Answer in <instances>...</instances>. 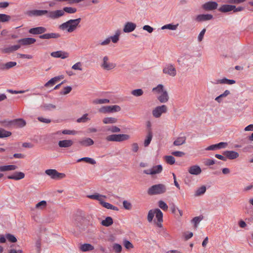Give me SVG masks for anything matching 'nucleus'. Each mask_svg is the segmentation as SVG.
Here are the masks:
<instances>
[{
	"mask_svg": "<svg viewBox=\"0 0 253 253\" xmlns=\"http://www.w3.org/2000/svg\"><path fill=\"white\" fill-rule=\"evenodd\" d=\"M81 18H79L75 19H70L67 21L60 24L59 29L62 31H65L71 33L76 31L79 27Z\"/></svg>",
	"mask_w": 253,
	"mask_h": 253,
	"instance_id": "f257e3e1",
	"label": "nucleus"
},
{
	"mask_svg": "<svg viewBox=\"0 0 253 253\" xmlns=\"http://www.w3.org/2000/svg\"><path fill=\"white\" fill-rule=\"evenodd\" d=\"M152 91L159 94L157 99L161 103H165L168 101L169 96L168 91L165 89L163 84H158L152 89Z\"/></svg>",
	"mask_w": 253,
	"mask_h": 253,
	"instance_id": "f03ea898",
	"label": "nucleus"
},
{
	"mask_svg": "<svg viewBox=\"0 0 253 253\" xmlns=\"http://www.w3.org/2000/svg\"><path fill=\"white\" fill-rule=\"evenodd\" d=\"M100 66L104 71H112L117 67V64L112 61L108 55L103 56L100 61Z\"/></svg>",
	"mask_w": 253,
	"mask_h": 253,
	"instance_id": "7ed1b4c3",
	"label": "nucleus"
},
{
	"mask_svg": "<svg viewBox=\"0 0 253 253\" xmlns=\"http://www.w3.org/2000/svg\"><path fill=\"white\" fill-rule=\"evenodd\" d=\"M167 191V187L163 184H158L151 186L147 191L149 195H160L165 193Z\"/></svg>",
	"mask_w": 253,
	"mask_h": 253,
	"instance_id": "20e7f679",
	"label": "nucleus"
},
{
	"mask_svg": "<svg viewBox=\"0 0 253 253\" xmlns=\"http://www.w3.org/2000/svg\"><path fill=\"white\" fill-rule=\"evenodd\" d=\"M121 108L120 106L117 105L112 106H102L98 109V112L103 114L115 113L120 111Z\"/></svg>",
	"mask_w": 253,
	"mask_h": 253,
	"instance_id": "39448f33",
	"label": "nucleus"
},
{
	"mask_svg": "<svg viewBox=\"0 0 253 253\" xmlns=\"http://www.w3.org/2000/svg\"><path fill=\"white\" fill-rule=\"evenodd\" d=\"M45 173L53 179L59 180L66 177L65 173L58 172L54 169H47L45 170Z\"/></svg>",
	"mask_w": 253,
	"mask_h": 253,
	"instance_id": "423d86ee",
	"label": "nucleus"
},
{
	"mask_svg": "<svg viewBox=\"0 0 253 253\" xmlns=\"http://www.w3.org/2000/svg\"><path fill=\"white\" fill-rule=\"evenodd\" d=\"M163 73L171 77H175L176 75V69L172 64H166L163 69Z\"/></svg>",
	"mask_w": 253,
	"mask_h": 253,
	"instance_id": "0eeeda50",
	"label": "nucleus"
},
{
	"mask_svg": "<svg viewBox=\"0 0 253 253\" xmlns=\"http://www.w3.org/2000/svg\"><path fill=\"white\" fill-rule=\"evenodd\" d=\"M167 111V106L165 105H162L155 107L152 111V115L154 117L159 118L163 114L166 113Z\"/></svg>",
	"mask_w": 253,
	"mask_h": 253,
	"instance_id": "6e6552de",
	"label": "nucleus"
},
{
	"mask_svg": "<svg viewBox=\"0 0 253 253\" xmlns=\"http://www.w3.org/2000/svg\"><path fill=\"white\" fill-rule=\"evenodd\" d=\"M63 16H64V11L62 9L47 11V17L51 19H56Z\"/></svg>",
	"mask_w": 253,
	"mask_h": 253,
	"instance_id": "1a4fd4ad",
	"label": "nucleus"
},
{
	"mask_svg": "<svg viewBox=\"0 0 253 253\" xmlns=\"http://www.w3.org/2000/svg\"><path fill=\"white\" fill-rule=\"evenodd\" d=\"M163 167L162 165H159L154 166L151 169L144 170L143 172L147 174L154 175L161 173Z\"/></svg>",
	"mask_w": 253,
	"mask_h": 253,
	"instance_id": "9d476101",
	"label": "nucleus"
},
{
	"mask_svg": "<svg viewBox=\"0 0 253 253\" xmlns=\"http://www.w3.org/2000/svg\"><path fill=\"white\" fill-rule=\"evenodd\" d=\"M136 28V24L132 22H127L124 26L123 32L126 33H130L134 31Z\"/></svg>",
	"mask_w": 253,
	"mask_h": 253,
	"instance_id": "9b49d317",
	"label": "nucleus"
},
{
	"mask_svg": "<svg viewBox=\"0 0 253 253\" xmlns=\"http://www.w3.org/2000/svg\"><path fill=\"white\" fill-rule=\"evenodd\" d=\"M63 78L64 76L63 75H60L52 78L50 80H49L47 83H46L44 84V86L47 88L52 87L56 83H57L58 82L63 79Z\"/></svg>",
	"mask_w": 253,
	"mask_h": 253,
	"instance_id": "f8f14e48",
	"label": "nucleus"
},
{
	"mask_svg": "<svg viewBox=\"0 0 253 253\" xmlns=\"http://www.w3.org/2000/svg\"><path fill=\"white\" fill-rule=\"evenodd\" d=\"M26 125V121L22 119H17L12 120V127L21 128Z\"/></svg>",
	"mask_w": 253,
	"mask_h": 253,
	"instance_id": "ddd939ff",
	"label": "nucleus"
},
{
	"mask_svg": "<svg viewBox=\"0 0 253 253\" xmlns=\"http://www.w3.org/2000/svg\"><path fill=\"white\" fill-rule=\"evenodd\" d=\"M50 55L53 57L61 58L62 59L67 58L69 56V54L68 52L62 50L52 52Z\"/></svg>",
	"mask_w": 253,
	"mask_h": 253,
	"instance_id": "4468645a",
	"label": "nucleus"
},
{
	"mask_svg": "<svg viewBox=\"0 0 253 253\" xmlns=\"http://www.w3.org/2000/svg\"><path fill=\"white\" fill-rule=\"evenodd\" d=\"M61 35L58 33H46L43 35H40L39 38L41 39H58L60 38Z\"/></svg>",
	"mask_w": 253,
	"mask_h": 253,
	"instance_id": "2eb2a0df",
	"label": "nucleus"
},
{
	"mask_svg": "<svg viewBox=\"0 0 253 253\" xmlns=\"http://www.w3.org/2000/svg\"><path fill=\"white\" fill-rule=\"evenodd\" d=\"M213 16L211 14H199L195 17V20L198 22L208 21L212 19Z\"/></svg>",
	"mask_w": 253,
	"mask_h": 253,
	"instance_id": "dca6fc26",
	"label": "nucleus"
},
{
	"mask_svg": "<svg viewBox=\"0 0 253 253\" xmlns=\"http://www.w3.org/2000/svg\"><path fill=\"white\" fill-rule=\"evenodd\" d=\"M218 4L215 1H209L206 2L202 7L206 10H212L217 8Z\"/></svg>",
	"mask_w": 253,
	"mask_h": 253,
	"instance_id": "f3484780",
	"label": "nucleus"
},
{
	"mask_svg": "<svg viewBox=\"0 0 253 253\" xmlns=\"http://www.w3.org/2000/svg\"><path fill=\"white\" fill-rule=\"evenodd\" d=\"M46 31V29L43 27H38L31 28L29 30V33L31 34L38 35L44 33Z\"/></svg>",
	"mask_w": 253,
	"mask_h": 253,
	"instance_id": "a211bd4d",
	"label": "nucleus"
},
{
	"mask_svg": "<svg viewBox=\"0 0 253 253\" xmlns=\"http://www.w3.org/2000/svg\"><path fill=\"white\" fill-rule=\"evenodd\" d=\"M188 172L193 175H199L202 172L201 168L197 165H194L189 168Z\"/></svg>",
	"mask_w": 253,
	"mask_h": 253,
	"instance_id": "6ab92c4d",
	"label": "nucleus"
},
{
	"mask_svg": "<svg viewBox=\"0 0 253 253\" xmlns=\"http://www.w3.org/2000/svg\"><path fill=\"white\" fill-rule=\"evenodd\" d=\"M223 155L226 157V158L230 160L235 159L239 156L238 153L234 151H226L223 153Z\"/></svg>",
	"mask_w": 253,
	"mask_h": 253,
	"instance_id": "aec40b11",
	"label": "nucleus"
},
{
	"mask_svg": "<svg viewBox=\"0 0 253 253\" xmlns=\"http://www.w3.org/2000/svg\"><path fill=\"white\" fill-rule=\"evenodd\" d=\"M79 143L82 146L87 147L93 145L94 141L90 138L85 137L80 140Z\"/></svg>",
	"mask_w": 253,
	"mask_h": 253,
	"instance_id": "412c9836",
	"label": "nucleus"
},
{
	"mask_svg": "<svg viewBox=\"0 0 253 253\" xmlns=\"http://www.w3.org/2000/svg\"><path fill=\"white\" fill-rule=\"evenodd\" d=\"M155 214L156 218L158 220L157 225L158 226L161 227H162L161 223L163 221V214L161 211L159 209H155Z\"/></svg>",
	"mask_w": 253,
	"mask_h": 253,
	"instance_id": "4be33fe9",
	"label": "nucleus"
},
{
	"mask_svg": "<svg viewBox=\"0 0 253 253\" xmlns=\"http://www.w3.org/2000/svg\"><path fill=\"white\" fill-rule=\"evenodd\" d=\"M236 83L234 80L228 79L226 78H224L222 79H218L215 81L213 83L214 84H233Z\"/></svg>",
	"mask_w": 253,
	"mask_h": 253,
	"instance_id": "5701e85b",
	"label": "nucleus"
},
{
	"mask_svg": "<svg viewBox=\"0 0 253 253\" xmlns=\"http://www.w3.org/2000/svg\"><path fill=\"white\" fill-rule=\"evenodd\" d=\"M25 177V174L22 172H16L13 174L8 175L7 178L9 179H13L15 180H19L24 178Z\"/></svg>",
	"mask_w": 253,
	"mask_h": 253,
	"instance_id": "b1692460",
	"label": "nucleus"
},
{
	"mask_svg": "<svg viewBox=\"0 0 253 253\" xmlns=\"http://www.w3.org/2000/svg\"><path fill=\"white\" fill-rule=\"evenodd\" d=\"M73 143L72 140H63L58 142V146L60 148H69L72 146Z\"/></svg>",
	"mask_w": 253,
	"mask_h": 253,
	"instance_id": "393cba45",
	"label": "nucleus"
},
{
	"mask_svg": "<svg viewBox=\"0 0 253 253\" xmlns=\"http://www.w3.org/2000/svg\"><path fill=\"white\" fill-rule=\"evenodd\" d=\"M20 48V45H14L8 47L3 48L1 49V51L3 53H9L18 50Z\"/></svg>",
	"mask_w": 253,
	"mask_h": 253,
	"instance_id": "a878e982",
	"label": "nucleus"
},
{
	"mask_svg": "<svg viewBox=\"0 0 253 253\" xmlns=\"http://www.w3.org/2000/svg\"><path fill=\"white\" fill-rule=\"evenodd\" d=\"M235 8V5L232 4H223L221 5L218 10L221 12L225 13L233 11Z\"/></svg>",
	"mask_w": 253,
	"mask_h": 253,
	"instance_id": "bb28decb",
	"label": "nucleus"
},
{
	"mask_svg": "<svg viewBox=\"0 0 253 253\" xmlns=\"http://www.w3.org/2000/svg\"><path fill=\"white\" fill-rule=\"evenodd\" d=\"M36 39L32 38H26L20 39L18 41V42L21 43L22 45H30L33 44L36 42Z\"/></svg>",
	"mask_w": 253,
	"mask_h": 253,
	"instance_id": "cd10ccee",
	"label": "nucleus"
},
{
	"mask_svg": "<svg viewBox=\"0 0 253 253\" xmlns=\"http://www.w3.org/2000/svg\"><path fill=\"white\" fill-rule=\"evenodd\" d=\"M47 10H33L29 12L30 16H40L47 14Z\"/></svg>",
	"mask_w": 253,
	"mask_h": 253,
	"instance_id": "c85d7f7f",
	"label": "nucleus"
},
{
	"mask_svg": "<svg viewBox=\"0 0 253 253\" xmlns=\"http://www.w3.org/2000/svg\"><path fill=\"white\" fill-rule=\"evenodd\" d=\"M87 197L93 200H96L99 202V203L101 202L102 199L106 198L105 195H101L99 193H95L93 195H89L87 196Z\"/></svg>",
	"mask_w": 253,
	"mask_h": 253,
	"instance_id": "c756f323",
	"label": "nucleus"
},
{
	"mask_svg": "<svg viewBox=\"0 0 253 253\" xmlns=\"http://www.w3.org/2000/svg\"><path fill=\"white\" fill-rule=\"evenodd\" d=\"M186 137L185 136H179L176 138L173 142L174 146H180L186 142Z\"/></svg>",
	"mask_w": 253,
	"mask_h": 253,
	"instance_id": "7c9ffc66",
	"label": "nucleus"
},
{
	"mask_svg": "<svg viewBox=\"0 0 253 253\" xmlns=\"http://www.w3.org/2000/svg\"><path fill=\"white\" fill-rule=\"evenodd\" d=\"M121 34V32L120 30H117L115 35L113 36L109 37L110 42L112 41L113 43H116L118 42L120 39V36Z\"/></svg>",
	"mask_w": 253,
	"mask_h": 253,
	"instance_id": "2f4dec72",
	"label": "nucleus"
},
{
	"mask_svg": "<svg viewBox=\"0 0 253 253\" xmlns=\"http://www.w3.org/2000/svg\"><path fill=\"white\" fill-rule=\"evenodd\" d=\"M100 204L104 208L107 209H110L114 211H118L119 210V209L118 207L113 206V205L105 202L103 201V199L101 201V202L100 203Z\"/></svg>",
	"mask_w": 253,
	"mask_h": 253,
	"instance_id": "473e14b6",
	"label": "nucleus"
},
{
	"mask_svg": "<svg viewBox=\"0 0 253 253\" xmlns=\"http://www.w3.org/2000/svg\"><path fill=\"white\" fill-rule=\"evenodd\" d=\"M206 187L204 185H203L196 189L194 193V196L195 197L201 196L206 192Z\"/></svg>",
	"mask_w": 253,
	"mask_h": 253,
	"instance_id": "72a5a7b5",
	"label": "nucleus"
},
{
	"mask_svg": "<svg viewBox=\"0 0 253 253\" xmlns=\"http://www.w3.org/2000/svg\"><path fill=\"white\" fill-rule=\"evenodd\" d=\"M42 109L44 111H51L56 109V106L50 103H44L41 106Z\"/></svg>",
	"mask_w": 253,
	"mask_h": 253,
	"instance_id": "f704fd0d",
	"label": "nucleus"
},
{
	"mask_svg": "<svg viewBox=\"0 0 253 253\" xmlns=\"http://www.w3.org/2000/svg\"><path fill=\"white\" fill-rule=\"evenodd\" d=\"M80 249L83 252L90 251L94 249V247L89 244H84L80 246Z\"/></svg>",
	"mask_w": 253,
	"mask_h": 253,
	"instance_id": "c9c22d12",
	"label": "nucleus"
},
{
	"mask_svg": "<svg viewBox=\"0 0 253 253\" xmlns=\"http://www.w3.org/2000/svg\"><path fill=\"white\" fill-rule=\"evenodd\" d=\"M93 104H103L110 103V100L106 98H97L92 100Z\"/></svg>",
	"mask_w": 253,
	"mask_h": 253,
	"instance_id": "e433bc0d",
	"label": "nucleus"
},
{
	"mask_svg": "<svg viewBox=\"0 0 253 253\" xmlns=\"http://www.w3.org/2000/svg\"><path fill=\"white\" fill-rule=\"evenodd\" d=\"M17 64L16 62L10 61L7 62L4 64H3L1 67V69L2 70H8L11 68H12L16 66Z\"/></svg>",
	"mask_w": 253,
	"mask_h": 253,
	"instance_id": "4c0bfd02",
	"label": "nucleus"
},
{
	"mask_svg": "<svg viewBox=\"0 0 253 253\" xmlns=\"http://www.w3.org/2000/svg\"><path fill=\"white\" fill-rule=\"evenodd\" d=\"M130 136L126 134H117V142H122L125 140H128Z\"/></svg>",
	"mask_w": 253,
	"mask_h": 253,
	"instance_id": "58836bf2",
	"label": "nucleus"
},
{
	"mask_svg": "<svg viewBox=\"0 0 253 253\" xmlns=\"http://www.w3.org/2000/svg\"><path fill=\"white\" fill-rule=\"evenodd\" d=\"M153 137L152 132L151 131H149L146 138L144 141V146L145 147H148L150 144Z\"/></svg>",
	"mask_w": 253,
	"mask_h": 253,
	"instance_id": "ea45409f",
	"label": "nucleus"
},
{
	"mask_svg": "<svg viewBox=\"0 0 253 253\" xmlns=\"http://www.w3.org/2000/svg\"><path fill=\"white\" fill-rule=\"evenodd\" d=\"M113 223V219L111 217L108 216L104 220L101 221V224L103 226L108 227L111 225Z\"/></svg>",
	"mask_w": 253,
	"mask_h": 253,
	"instance_id": "a19ab883",
	"label": "nucleus"
},
{
	"mask_svg": "<svg viewBox=\"0 0 253 253\" xmlns=\"http://www.w3.org/2000/svg\"><path fill=\"white\" fill-rule=\"evenodd\" d=\"M102 122L104 124H115L117 123V119L114 117H106L103 119Z\"/></svg>",
	"mask_w": 253,
	"mask_h": 253,
	"instance_id": "79ce46f5",
	"label": "nucleus"
},
{
	"mask_svg": "<svg viewBox=\"0 0 253 253\" xmlns=\"http://www.w3.org/2000/svg\"><path fill=\"white\" fill-rule=\"evenodd\" d=\"M178 26V24L173 25L172 24H168L163 26L161 27L162 30L169 29L170 30H176Z\"/></svg>",
	"mask_w": 253,
	"mask_h": 253,
	"instance_id": "37998d69",
	"label": "nucleus"
},
{
	"mask_svg": "<svg viewBox=\"0 0 253 253\" xmlns=\"http://www.w3.org/2000/svg\"><path fill=\"white\" fill-rule=\"evenodd\" d=\"M172 212L176 215H178L177 212L179 213L178 216L181 217L182 216V211L178 209L174 204L170 207Z\"/></svg>",
	"mask_w": 253,
	"mask_h": 253,
	"instance_id": "c03bdc74",
	"label": "nucleus"
},
{
	"mask_svg": "<svg viewBox=\"0 0 253 253\" xmlns=\"http://www.w3.org/2000/svg\"><path fill=\"white\" fill-rule=\"evenodd\" d=\"M82 161H84L86 163L94 165L96 164V162L94 160H93L92 158H89V157H84L81 159H79L77 160V162H80Z\"/></svg>",
	"mask_w": 253,
	"mask_h": 253,
	"instance_id": "a18cd8bd",
	"label": "nucleus"
},
{
	"mask_svg": "<svg viewBox=\"0 0 253 253\" xmlns=\"http://www.w3.org/2000/svg\"><path fill=\"white\" fill-rule=\"evenodd\" d=\"M62 10L64 11V15L65 12L69 14H73L76 13L77 11L76 8L72 7H64Z\"/></svg>",
	"mask_w": 253,
	"mask_h": 253,
	"instance_id": "49530a36",
	"label": "nucleus"
},
{
	"mask_svg": "<svg viewBox=\"0 0 253 253\" xmlns=\"http://www.w3.org/2000/svg\"><path fill=\"white\" fill-rule=\"evenodd\" d=\"M88 114H84L83 116L77 120V122L79 123H86L89 121L90 119L88 117Z\"/></svg>",
	"mask_w": 253,
	"mask_h": 253,
	"instance_id": "de8ad7c7",
	"label": "nucleus"
},
{
	"mask_svg": "<svg viewBox=\"0 0 253 253\" xmlns=\"http://www.w3.org/2000/svg\"><path fill=\"white\" fill-rule=\"evenodd\" d=\"M11 135V132L0 128V138L9 137Z\"/></svg>",
	"mask_w": 253,
	"mask_h": 253,
	"instance_id": "09e8293b",
	"label": "nucleus"
},
{
	"mask_svg": "<svg viewBox=\"0 0 253 253\" xmlns=\"http://www.w3.org/2000/svg\"><path fill=\"white\" fill-rule=\"evenodd\" d=\"M47 206V203L45 201H42L36 205V208L39 210H43Z\"/></svg>",
	"mask_w": 253,
	"mask_h": 253,
	"instance_id": "8fccbe9b",
	"label": "nucleus"
},
{
	"mask_svg": "<svg viewBox=\"0 0 253 253\" xmlns=\"http://www.w3.org/2000/svg\"><path fill=\"white\" fill-rule=\"evenodd\" d=\"M0 124L5 127H12V120H4L0 121Z\"/></svg>",
	"mask_w": 253,
	"mask_h": 253,
	"instance_id": "3c124183",
	"label": "nucleus"
},
{
	"mask_svg": "<svg viewBox=\"0 0 253 253\" xmlns=\"http://www.w3.org/2000/svg\"><path fill=\"white\" fill-rule=\"evenodd\" d=\"M131 94L134 96H140L143 94V91L142 89H136L131 91Z\"/></svg>",
	"mask_w": 253,
	"mask_h": 253,
	"instance_id": "603ef678",
	"label": "nucleus"
},
{
	"mask_svg": "<svg viewBox=\"0 0 253 253\" xmlns=\"http://www.w3.org/2000/svg\"><path fill=\"white\" fill-rule=\"evenodd\" d=\"M11 17L9 15L4 14H0V21L2 22H7L9 21Z\"/></svg>",
	"mask_w": 253,
	"mask_h": 253,
	"instance_id": "864d4df0",
	"label": "nucleus"
},
{
	"mask_svg": "<svg viewBox=\"0 0 253 253\" xmlns=\"http://www.w3.org/2000/svg\"><path fill=\"white\" fill-rule=\"evenodd\" d=\"M158 206L164 211H167L168 209V206L167 204L162 200L158 202Z\"/></svg>",
	"mask_w": 253,
	"mask_h": 253,
	"instance_id": "5fc2aeb1",
	"label": "nucleus"
},
{
	"mask_svg": "<svg viewBox=\"0 0 253 253\" xmlns=\"http://www.w3.org/2000/svg\"><path fill=\"white\" fill-rule=\"evenodd\" d=\"M155 214V209L154 210H151L149 211L148 215H147V220L149 222H152Z\"/></svg>",
	"mask_w": 253,
	"mask_h": 253,
	"instance_id": "6e6d98bb",
	"label": "nucleus"
},
{
	"mask_svg": "<svg viewBox=\"0 0 253 253\" xmlns=\"http://www.w3.org/2000/svg\"><path fill=\"white\" fill-rule=\"evenodd\" d=\"M5 237L8 241L11 243H15L17 242V239L16 237L11 234H6L5 235Z\"/></svg>",
	"mask_w": 253,
	"mask_h": 253,
	"instance_id": "4d7b16f0",
	"label": "nucleus"
},
{
	"mask_svg": "<svg viewBox=\"0 0 253 253\" xmlns=\"http://www.w3.org/2000/svg\"><path fill=\"white\" fill-rule=\"evenodd\" d=\"M82 63L81 62H78L72 66V69L75 70L82 71Z\"/></svg>",
	"mask_w": 253,
	"mask_h": 253,
	"instance_id": "13d9d810",
	"label": "nucleus"
},
{
	"mask_svg": "<svg viewBox=\"0 0 253 253\" xmlns=\"http://www.w3.org/2000/svg\"><path fill=\"white\" fill-rule=\"evenodd\" d=\"M72 90V87L70 86L65 87L60 92V95H66L69 93Z\"/></svg>",
	"mask_w": 253,
	"mask_h": 253,
	"instance_id": "bf43d9fd",
	"label": "nucleus"
},
{
	"mask_svg": "<svg viewBox=\"0 0 253 253\" xmlns=\"http://www.w3.org/2000/svg\"><path fill=\"white\" fill-rule=\"evenodd\" d=\"M165 160L168 164L170 165H172L175 163V159L173 156H166Z\"/></svg>",
	"mask_w": 253,
	"mask_h": 253,
	"instance_id": "052dcab7",
	"label": "nucleus"
},
{
	"mask_svg": "<svg viewBox=\"0 0 253 253\" xmlns=\"http://www.w3.org/2000/svg\"><path fill=\"white\" fill-rule=\"evenodd\" d=\"M203 217L196 216L193 218L192 222L194 224L195 228L197 227V224L202 220Z\"/></svg>",
	"mask_w": 253,
	"mask_h": 253,
	"instance_id": "680f3d73",
	"label": "nucleus"
},
{
	"mask_svg": "<svg viewBox=\"0 0 253 253\" xmlns=\"http://www.w3.org/2000/svg\"><path fill=\"white\" fill-rule=\"evenodd\" d=\"M124 208L127 210H130L132 208L131 204L127 201H124L123 202Z\"/></svg>",
	"mask_w": 253,
	"mask_h": 253,
	"instance_id": "e2e57ef3",
	"label": "nucleus"
},
{
	"mask_svg": "<svg viewBox=\"0 0 253 253\" xmlns=\"http://www.w3.org/2000/svg\"><path fill=\"white\" fill-rule=\"evenodd\" d=\"M113 249L116 253H120L122 251V246L118 244H114L113 246Z\"/></svg>",
	"mask_w": 253,
	"mask_h": 253,
	"instance_id": "0e129e2a",
	"label": "nucleus"
},
{
	"mask_svg": "<svg viewBox=\"0 0 253 253\" xmlns=\"http://www.w3.org/2000/svg\"><path fill=\"white\" fill-rule=\"evenodd\" d=\"M107 141H115L117 142V134H111L108 135L106 137Z\"/></svg>",
	"mask_w": 253,
	"mask_h": 253,
	"instance_id": "69168bd1",
	"label": "nucleus"
},
{
	"mask_svg": "<svg viewBox=\"0 0 253 253\" xmlns=\"http://www.w3.org/2000/svg\"><path fill=\"white\" fill-rule=\"evenodd\" d=\"M107 130L111 132H119L121 131L120 128L116 126H112L107 128Z\"/></svg>",
	"mask_w": 253,
	"mask_h": 253,
	"instance_id": "338daca9",
	"label": "nucleus"
},
{
	"mask_svg": "<svg viewBox=\"0 0 253 253\" xmlns=\"http://www.w3.org/2000/svg\"><path fill=\"white\" fill-rule=\"evenodd\" d=\"M110 42H110L109 37H108L106 39H105L104 40L100 42L99 43V45H100L101 46L108 45H109L110 44Z\"/></svg>",
	"mask_w": 253,
	"mask_h": 253,
	"instance_id": "774afa93",
	"label": "nucleus"
}]
</instances>
